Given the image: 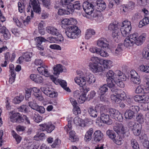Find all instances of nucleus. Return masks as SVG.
Masks as SVG:
<instances>
[{"mask_svg": "<svg viewBox=\"0 0 149 149\" xmlns=\"http://www.w3.org/2000/svg\"><path fill=\"white\" fill-rule=\"evenodd\" d=\"M109 30L113 31L112 36L114 40L118 42L120 39L121 34L123 37H125L130 33L132 29L131 23L128 20H125L122 23V25L120 29L118 26L113 23L110 24L108 27Z\"/></svg>", "mask_w": 149, "mask_h": 149, "instance_id": "obj_1", "label": "nucleus"}, {"mask_svg": "<svg viewBox=\"0 0 149 149\" xmlns=\"http://www.w3.org/2000/svg\"><path fill=\"white\" fill-rule=\"evenodd\" d=\"M61 23V26L64 29L66 28L67 26L72 25L68 28L65 31L66 35L68 38L74 39L80 36L81 31L79 28L75 25L77 23L76 19L65 18L62 20Z\"/></svg>", "mask_w": 149, "mask_h": 149, "instance_id": "obj_2", "label": "nucleus"}, {"mask_svg": "<svg viewBox=\"0 0 149 149\" xmlns=\"http://www.w3.org/2000/svg\"><path fill=\"white\" fill-rule=\"evenodd\" d=\"M106 81L109 88L116 86V84L119 87L123 88L124 84L122 81L126 79V77L120 71L116 70L114 73L111 70H109L106 74Z\"/></svg>", "mask_w": 149, "mask_h": 149, "instance_id": "obj_3", "label": "nucleus"}, {"mask_svg": "<svg viewBox=\"0 0 149 149\" xmlns=\"http://www.w3.org/2000/svg\"><path fill=\"white\" fill-rule=\"evenodd\" d=\"M147 36L145 33H142L140 36L136 32L131 34L124 39L123 45L128 49H130L135 44L138 46L141 45L145 40Z\"/></svg>", "mask_w": 149, "mask_h": 149, "instance_id": "obj_4", "label": "nucleus"}, {"mask_svg": "<svg viewBox=\"0 0 149 149\" xmlns=\"http://www.w3.org/2000/svg\"><path fill=\"white\" fill-rule=\"evenodd\" d=\"M92 62L89 63L88 66L90 70L93 73H97L104 71L100 61V59L97 57H92L90 59Z\"/></svg>", "mask_w": 149, "mask_h": 149, "instance_id": "obj_5", "label": "nucleus"}, {"mask_svg": "<svg viewBox=\"0 0 149 149\" xmlns=\"http://www.w3.org/2000/svg\"><path fill=\"white\" fill-rule=\"evenodd\" d=\"M76 73L79 76L74 78L75 82L80 87H82L84 91H86L87 92H88L90 91V89L86 85L85 77L84 74H83L84 72L80 70H77Z\"/></svg>", "mask_w": 149, "mask_h": 149, "instance_id": "obj_6", "label": "nucleus"}, {"mask_svg": "<svg viewBox=\"0 0 149 149\" xmlns=\"http://www.w3.org/2000/svg\"><path fill=\"white\" fill-rule=\"evenodd\" d=\"M29 4V6L27 8L26 11L29 15L30 14L32 18L33 17V13L31 7L34 12L38 13L41 12V8L39 1L37 0H30Z\"/></svg>", "mask_w": 149, "mask_h": 149, "instance_id": "obj_7", "label": "nucleus"}, {"mask_svg": "<svg viewBox=\"0 0 149 149\" xmlns=\"http://www.w3.org/2000/svg\"><path fill=\"white\" fill-rule=\"evenodd\" d=\"M34 63L36 65L41 66L37 68V70L40 74L46 77H49L50 76L47 69V67L44 65V62L42 60L40 59H36Z\"/></svg>", "mask_w": 149, "mask_h": 149, "instance_id": "obj_8", "label": "nucleus"}, {"mask_svg": "<svg viewBox=\"0 0 149 149\" xmlns=\"http://www.w3.org/2000/svg\"><path fill=\"white\" fill-rule=\"evenodd\" d=\"M139 107L137 106L132 105L129 109L126 110L124 116L126 119H131L139 111Z\"/></svg>", "mask_w": 149, "mask_h": 149, "instance_id": "obj_9", "label": "nucleus"}, {"mask_svg": "<svg viewBox=\"0 0 149 149\" xmlns=\"http://www.w3.org/2000/svg\"><path fill=\"white\" fill-rule=\"evenodd\" d=\"M93 6L92 4L89 3L88 2H85L83 3V7L84 10L86 13L85 16L87 18H92V14L94 10Z\"/></svg>", "mask_w": 149, "mask_h": 149, "instance_id": "obj_10", "label": "nucleus"}, {"mask_svg": "<svg viewBox=\"0 0 149 149\" xmlns=\"http://www.w3.org/2000/svg\"><path fill=\"white\" fill-rule=\"evenodd\" d=\"M9 118L10 122L13 123H20L23 122V118L20 114L14 111L10 112Z\"/></svg>", "mask_w": 149, "mask_h": 149, "instance_id": "obj_11", "label": "nucleus"}, {"mask_svg": "<svg viewBox=\"0 0 149 149\" xmlns=\"http://www.w3.org/2000/svg\"><path fill=\"white\" fill-rule=\"evenodd\" d=\"M74 122L77 125L82 127L88 126L92 123L88 119L86 118L83 120L78 117L74 118Z\"/></svg>", "mask_w": 149, "mask_h": 149, "instance_id": "obj_12", "label": "nucleus"}, {"mask_svg": "<svg viewBox=\"0 0 149 149\" xmlns=\"http://www.w3.org/2000/svg\"><path fill=\"white\" fill-rule=\"evenodd\" d=\"M85 77V80L87 86L92 85L96 81V79L94 75L88 71H86L84 72Z\"/></svg>", "mask_w": 149, "mask_h": 149, "instance_id": "obj_13", "label": "nucleus"}, {"mask_svg": "<svg viewBox=\"0 0 149 149\" xmlns=\"http://www.w3.org/2000/svg\"><path fill=\"white\" fill-rule=\"evenodd\" d=\"M109 88L113 92V94H111V100L113 102L116 103H119L120 101V100L119 97L118 93L119 90L116 86Z\"/></svg>", "mask_w": 149, "mask_h": 149, "instance_id": "obj_14", "label": "nucleus"}, {"mask_svg": "<svg viewBox=\"0 0 149 149\" xmlns=\"http://www.w3.org/2000/svg\"><path fill=\"white\" fill-rule=\"evenodd\" d=\"M109 113L110 116L113 118L120 122H122L123 119L122 114L118 110L111 108L109 110Z\"/></svg>", "mask_w": 149, "mask_h": 149, "instance_id": "obj_15", "label": "nucleus"}, {"mask_svg": "<svg viewBox=\"0 0 149 149\" xmlns=\"http://www.w3.org/2000/svg\"><path fill=\"white\" fill-rule=\"evenodd\" d=\"M142 12L145 14V17L139 22L138 26L141 28L149 24V11L145 8L142 10Z\"/></svg>", "mask_w": 149, "mask_h": 149, "instance_id": "obj_16", "label": "nucleus"}, {"mask_svg": "<svg viewBox=\"0 0 149 149\" xmlns=\"http://www.w3.org/2000/svg\"><path fill=\"white\" fill-rule=\"evenodd\" d=\"M50 77L51 79L56 84L58 85L59 84L67 92L70 91V90L67 87V83L65 81L57 79L54 77L53 75H51Z\"/></svg>", "mask_w": 149, "mask_h": 149, "instance_id": "obj_17", "label": "nucleus"}, {"mask_svg": "<svg viewBox=\"0 0 149 149\" xmlns=\"http://www.w3.org/2000/svg\"><path fill=\"white\" fill-rule=\"evenodd\" d=\"M40 89L45 94L50 97H56L58 95L57 93L53 91L51 88H49L48 86L42 87Z\"/></svg>", "mask_w": 149, "mask_h": 149, "instance_id": "obj_18", "label": "nucleus"}, {"mask_svg": "<svg viewBox=\"0 0 149 149\" xmlns=\"http://www.w3.org/2000/svg\"><path fill=\"white\" fill-rule=\"evenodd\" d=\"M86 91H76L74 94L77 95L78 97V101L80 103H84L86 99V96L87 93Z\"/></svg>", "mask_w": 149, "mask_h": 149, "instance_id": "obj_19", "label": "nucleus"}, {"mask_svg": "<svg viewBox=\"0 0 149 149\" xmlns=\"http://www.w3.org/2000/svg\"><path fill=\"white\" fill-rule=\"evenodd\" d=\"M113 130L118 134H124L127 131L126 127L124 126L123 125L121 124L117 123L113 127Z\"/></svg>", "mask_w": 149, "mask_h": 149, "instance_id": "obj_20", "label": "nucleus"}, {"mask_svg": "<svg viewBox=\"0 0 149 149\" xmlns=\"http://www.w3.org/2000/svg\"><path fill=\"white\" fill-rule=\"evenodd\" d=\"M96 44L97 46L103 49H108L109 48V42L105 38H101L97 41Z\"/></svg>", "mask_w": 149, "mask_h": 149, "instance_id": "obj_21", "label": "nucleus"}, {"mask_svg": "<svg viewBox=\"0 0 149 149\" xmlns=\"http://www.w3.org/2000/svg\"><path fill=\"white\" fill-rule=\"evenodd\" d=\"M39 125L43 127L48 133H51L54 130L55 126L52 123L49 122L47 123L41 124Z\"/></svg>", "mask_w": 149, "mask_h": 149, "instance_id": "obj_22", "label": "nucleus"}, {"mask_svg": "<svg viewBox=\"0 0 149 149\" xmlns=\"http://www.w3.org/2000/svg\"><path fill=\"white\" fill-rule=\"evenodd\" d=\"M131 76V80L134 83L139 84L140 83L139 76L136 72L134 70H132L130 72Z\"/></svg>", "mask_w": 149, "mask_h": 149, "instance_id": "obj_23", "label": "nucleus"}, {"mask_svg": "<svg viewBox=\"0 0 149 149\" xmlns=\"http://www.w3.org/2000/svg\"><path fill=\"white\" fill-rule=\"evenodd\" d=\"M96 7L97 11L101 12L105 9L106 5L105 3L103 1L97 0L96 2Z\"/></svg>", "mask_w": 149, "mask_h": 149, "instance_id": "obj_24", "label": "nucleus"}, {"mask_svg": "<svg viewBox=\"0 0 149 149\" xmlns=\"http://www.w3.org/2000/svg\"><path fill=\"white\" fill-rule=\"evenodd\" d=\"M100 119L103 123L107 125L112 124V121L110 118L109 115L106 113H102L101 114Z\"/></svg>", "mask_w": 149, "mask_h": 149, "instance_id": "obj_25", "label": "nucleus"}, {"mask_svg": "<svg viewBox=\"0 0 149 149\" xmlns=\"http://www.w3.org/2000/svg\"><path fill=\"white\" fill-rule=\"evenodd\" d=\"M100 61L104 68V71L105 69H109L113 66V62L110 60L108 59L101 60L100 59Z\"/></svg>", "mask_w": 149, "mask_h": 149, "instance_id": "obj_26", "label": "nucleus"}, {"mask_svg": "<svg viewBox=\"0 0 149 149\" xmlns=\"http://www.w3.org/2000/svg\"><path fill=\"white\" fill-rule=\"evenodd\" d=\"M64 67L60 64H58L55 65L53 68L54 74L58 77L60 72L63 71Z\"/></svg>", "mask_w": 149, "mask_h": 149, "instance_id": "obj_27", "label": "nucleus"}, {"mask_svg": "<svg viewBox=\"0 0 149 149\" xmlns=\"http://www.w3.org/2000/svg\"><path fill=\"white\" fill-rule=\"evenodd\" d=\"M46 31L53 35H57L59 34V31L53 26H48L46 27Z\"/></svg>", "mask_w": 149, "mask_h": 149, "instance_id": "obj_28", "label": "nucleus"}, {"mask_svg": "<svg viewBox=\"0 0 149 149\" xmlns=\"http://www.w3.org/2000/svg\"><path fill=\"white\" fill-rule=\"evenodd\" d=\"M94 140L96 142H99L102 139L103 135L100 130L96 131L94 134Z\"/></svg>", "mask_w": 149, "mask_h": 149, "instance_id": "obj_29", "label": "nucleus"}, {"mask_svg": "<svg viewBox=\"0 0 149 149\" xmlns=\"http://www.w3.org/2000/svg\"><path fill=\"white\" fill-rule=\"evenodd\" d=\"M95 34V31L92 29H87L85 32V38L86 39L88 40Z\"/></svg>", "mask_w": 149, "mask_h": 149, "instance_id": "obj_30", "label": "nucleus"}, {"mask_svg": "<svg viewBox=\"0 0 149 149\" xmlns=\"http://www.w3.org/2000/svg\"><path fill=\"white\" fill-rule=\"evenodd\" d=\"M141 128L142 125L138 124L135 125L134 127L132 128V130L134 134L136 136H139L141 133Z\"/></svg>", "mask_w": 149, "mask_h": 149, "instance_id": "obj_31", "label": "nucleus"}, {"mask_svg": "<svg viewBox=\"0 0 149 149\" xmlns=\"http://www.w3.org/2000/svg\"><path fill=\"white\" fill-rule=\"evenodd\" d=\"M32 90L34 92V95L36 99L40 101L43 100V97L38 94L40 92L39 89L36 87H33L32 88Z\"/></svg>", "mask_w": 149, "mask_h": 149, "instance_id": "obj_32", "label": "nucleus"}, {"mask_svg": "<svg viewBox=\"0 0 149 149\" xmlns=\"http://www.w3.org/2000/svg\"><path fill=\"white\" fill-rule=\"evenodd\" d=\"M73 10L71 9H67V8L64 9H59L58 11V13L60 15H69L70 14H72Z\"/></svg>", "mask_w": 149, "mask_h": 149, "instance_id": "obj_33", "label": "nucleus"}, {"mask_svg": "<svg viewBox=\"0 0 149 149\" xmlns=\"http://www.w3.org/2000/svg\"><path fill=\"white\" fill-rule=\"evenodd\" d=\"M93 132V129L92 128H90L87 131L84 138V139L86 141H88L91 140Z\"/></svg>", "mask_w": 149, "mask_h": 149, "instance_id": "obj_34", "label": "nucleus"}, {"mask_svg": "<svg viewBox=\"0 0 149 149\" xmlns=\"http://www.w3.org/2000/svg\"><path fill=\"white\" fill-rule=\"evenodd\" d=\"M74 131H71L69 132V140L72 142H75L78 141L79 139L75 135Z\"/></svg>", "mask_w": 149, "mask_h": 149, "instance_id": "obj_35", "label": "nucleus"}, {"mask_svg": "<svg viewBox=\"0 0 149 149\" xmlns=\"http://www.w3.org/2000/svg\"><path fill=\"white\" fill-rule=\"evenodd\" d=\"M112 141L114 143L118 145H121L123 142V138L119 135L116 136Z\"/></svg>", "mask_w": 149, "mask_h": 149, "instance_id": "obj_36", "label": "nucleus"}, {"mask_svg": "<svg viewBox=\"0 0 149 149\" xmlns=\"http://www.w3.org/2000/svg\"><path fill=\"white\" fill-rule=\"evenodd\" d=\"M88 111L90 116L94 118H96L97 116V113L95 109L92 107H90L88 109Z\"/></svg>", "mask_w": 149, "mask_h": 149, "instance_id": "obj_37", "label": "nucleus"}, {"mask_svg": "<svg viewBox=\"0 0 149 149\" xmlns=\"http://www.w3.org/2000/svg\"><path fill=\"white\" fill-rule=\"evenodd\" d=\"M146 88H145L143 86L140 85L137 87L135 90V92L137 94L141 93L147 94V93H146Z\"/></svg>", "mask_w": 149, "mask_h": 149, "instance_id": "obj_38", "label": "nucleus"}, {"mask_svg": "<svg viewBox=\"0 0 149 149\" xmlns=\"http://www.w3.org/2000/svg\"><path fill=\"white\" fill-rule=\"evenodd\" d=\"M123 45L121 44H119L115 50V54L118 56H120L123 51Z\"/></svg>", "mask_w": 149, "mask_h": 149, "instance_id": "obj_39", "label": "nucleus"}, {"mask_svg": "<svg viewBox=\"0 0 149 149\" xmlns=\"http://www.w3.org/2000/svg\"><path fill=\"white\" fill-rule=\"evenodd\" d=\"M31 117L33 120L37 123H39L42 120V117L36 113H34V114L33 113Z\"/></svg>", "mask_w": 149, "mask_h": 149, "instance_id": "obj_40", "label": "nucleus"}, {"mask_svg": "<svg viewBox=\"0 0 149 149\" xmlns=\"http://www.w3.org/2000/svg\"><path fill=\"white\" fill-rule=\"evenodd\" d=\"M137 122L139 125H141L144 122V118L143 115L141 113H139L136 116Z\"/></svg>", "mask_w": 149, "mask_h": 149, "instance_id": "obj_41", "label": "nucleus"}, {"mask_svg": "<svg viewBox=\"0 0 149 149\" xmlns=\"http://www.w3.org/2000/svg\"><path fill=\"white\" fill-rule=\"evenodd\" d=\"M107 135L111 140H113L116 136L114 131L110 130H107L106 132Z\"/></svg>", "mask_w": 149, "mask_h": 149, "instance_id": "obj_42", "label": "nucleus"}, {"mask_svg": "<svg viewBox=\"0 0 149 149\" xmlns=\"http://www.w3.org/2000/svg\"><path fill=\"white\" fill-rule=\"evenodd\" d=\"M24 99V96L22 95L15 97L13 100V102L15 104L20 103Z\"/></svg>", "mask_w": 149, "mask_h": 149, "instance_id": "obj_43", "label": "nucleus"}, {"mask_svg": "<svg viewBox=\"0 0 149 149\" xmlns=\"http://www.w3.org/2000/svg\"><path fill=\"white\" fill-rule=\"evenodd\" d=\"M139 69L142 72L149 73V65H142L139 66Z\"/></svg>", "mask_w": 149, "mask_h": 149, "instance_id": "obj_44", "label": "nucleus"}, {"mask_svg": "<svg viewBox=\"0 0 149 149\" xmlns=\"http://www.w3.org/2000/svg\"><path fill=\"white\" fill-rule=\"evenodd\" d=\"M131 145L133 149H139V145L137 141L134 139L131 140Z\"/></svg>", "mask_w": 149, "mask_h": 149, "instance_id": "obj_45", "label": "nucleus"}, {"mask_svg": "<svg viewBox=\"0 0 149 149\" xmlns=\"http://www.w3.org/2000/svg\"><path fill=\"white\" fill-rule=\"evenodd\" d=\"M107 86L106 84H104L100 86L99 88L98 92L101 94H104L108 90Z\"/></svg>", "mask_w": 149, "mask_h": 149, "instance_id": "obj_46", "label": "nucleus"}, {"mask_svg": "<svg viewBox=\"0 0 149 149\" xmlns=\"http://www.w3.org/2000/svg\"><path fill=\"white\" fill-rule=\"evenodd\" d=\"M45 137V134L44 133H38L34 136V139L38 141L42 140Z\"/></svg>", "mask_w": 149, "mask_h": 149, "instance_id": "obj_47", "label": "nucleus"}, {"mask_svg": "<svg viewBox=\"0 0 149 149\" xmlns=\"http://www.w3.org/2000/svg\"><path fill=\"white\" fill-rule=\"evenodd\" d=\"M142 55L144 58L149 60V48H146L144 49Z\"/></svg>", "mask_w": 149, "mask_h": 149, "instance_id": "obj_48", "label": "nucleus"}, {"mask_svg": "<svg viewBox=\"0 0 149 149\" xmlns=\"http://www.w3.org/2000/svg\"><path fill=\"white\" fill-rule=\"evenodd\" d=\"M18 111L21 112L26 113L28 111V107L26 105H22L17 108Z\"/></svg>", "mask_w": 149, "mask_h": 149, "instance_id": "obj_49", "label": "nucleus"}, {"mask_svg": "<svg viewBox=\"0 0 149 149\" xmlns=\"http://www.w3.org/2000/svg\"><path fill=\"white\" fill-rule=\"evenodd\" d=\"M100 50V48H98L96 47L92 46L89 49L90 52L92 53H96L98 54L99 52V50Z\"/></svg>", "mask_w": 149, "mask_h": 149, "instance_id": "obj_50", "label": "nucleus"}, {"mask_svg": "<svg viewBox=\"0 0 149 149\" xmlns=\"http://www.w3.org/2000/svg\"><path fill=\"white\" fill-rule=\"evenodd\" d=\"M23 56L24 58L26 61H29L30 60L32 54L31 53L26 52L23 54Z\"/></svg>", "mask_w": 149, "mask_h": 149, "instance_id": "obj_51", "label": "nucleus"}, {"mask_svg": "<svg viewBox=\"0 0 149 149\" xmlns=\"http://www.w3.org/2000/svg\"><path fill=\"white\" fill-rule=\"evenodd\" d=\"M99 52L98 54L103 57H106L109 56V54L107 51L103 50L101 48H100Z\"/></svg>", "mask_w": 149, "mask_h": 149, "instance_id": "obj_52", "label": "nucleus"}, {"mask_svg": "<svg viewBox=\"0 0 149 149\" xmlns=\"http://www.w3.org/2000/svg\"><path fill=\"white\" fill-rule=\"evenodd\" d=\"M35 40L36 42V44H41L42 42L47 41V40L43 37H38L35 39Z\"/></svg>", "mask_w": 149, "mask_h": 149, "instance_id": "obj_53", "label": "nucleus"}, {"mask_svg": "<svg viewBox=\"0 0 149 149\" xmlns=\"http://www.w3.org/2000/svg\"><path fill=\"white\" fill-rule=\"evenodd\" d=\"M141 103H145L148 102L149 97L147 95H141Z\"/></svg>", "mask_w": 149, "mask_h": 149, "instance_id": "obj_54", "label": "nucleus"}, {"mask_svg": "<svg viewBox=\"0 0 149 149\" xmlns=\"http://www.w3.org/2000/svg\"><path fill=\"white\" fill-rule=\"evenodd\" d=\"M73 6L72 13L74 12V9L80 10L81 8V6L79 1H77L75 2L74 4H72Z\"/></svg>", "mask_w": 149, "mask_h": 149, "instance_id": "obj_55", "label": "nucleus"}, {"mask_svg": "<svg viewBox=\"0 0 149 149\" xmlns=\"http://www.w3.org/2000/svg\"><path fill=\"white\" fill-rule=\"evenodd\" d=\"M18 6L19 11V12L22 13L24 12L25 6L23 3L19 2L18 3Z\"/></svg>", "mask_w": 149, "mask_h": 149, "instance_id": "obj_56", "label": "nucleus"}, {"mask_svg": "<svg viewBox=\"0 0 149 149\" xmlns=\"http://www.w3.org/2000/svg\"><path fill=\"white\" fill-rule=\"evenodd\" d=\"M12 132L13 137L15 139L17 143H19L21 140V136L16 134L14 131H13Z\"/></svg>", "mask_w": 149, "mask_h": 149, "instance_id": "obj_57", "label": "nucleus"}, {"mask_svg": "<svg viewBox=\"0 0 149 149\" xmlns=\"http://www.w3.org/2000/svg\"><path fill=\"white\" fill-rule=\"evenodd\" d=\"M64 129L67 132L72 129L71 121L70 120H68V124L64 127Z\"/></svg>", "mask_w": 149, "mask_h": 149, "instance_id": "obj_58", "label": "nucleus"}, {"mask_svg": "<svg viewBox=\"0 0 149 149\" xmlns=\"http://www.w3.org/2000/svg\"><path fill=\"white\" fill-rule=\"evenodd\" d=\"M108 110V107L107 106L102 105L101 106L100 108V111L101 114L102 113H105Z\"/></svg>", "mask_w": 149, "mask_h": 149, "instance_id": "obj_59", "label": "nucleus"}, {"mask_svg": "<svg viewBox=\"0 0 149 149\" xmlns=\"http://www.w3.org/2000/svg\"><path fill=\"white\" fill-rule=\"evenodd\" d=\"M34 110L42 113H44L45 111V109L43 107L39 106L38 105H37L36 107L34 108Z\"/></svg>", "mask_w": 149, "mask_h": 149, "instance_id": "obj_60", "label": "nucleus"}, {"mask_svg": "<svg viewBox=\"0 0 149 149\" xmlns=\"http://www.w3.org/2000/svg\"><path fill=\"white\" fill-rule=\"evenodd\" d=\"M128 95L124 91H122L120 94H119V97H120V100H125L126 99Z\"/></svg>", "mask_w": 149, "mask_h": 149, "instance_id": "obj_61", "label": "nucleus"}, {"mask_svg": "<svg viewBox=\"0 0 149 149\" xmlns=\"http://www.w3.org/2000/svg\"><path fill=\"white\" fill-rule=\"evenodd\" d=\"M73 107L74 108H73V111L75 115H77L81 113V110L77 106V105H76Z\"/></svg>", "mask_w": 149, "mask_h": 149, "instance_id": "obj_62", "label": "nucleus"}, {"mask_svg": "<svg viewBox=\"0 0 149 149\" xmlns=\"http://www.w3.org/2000/svg\"><path fill=\"white\" fill-rule=\"evenodd\" d=\"M3 33V35L4 39L7 40L9 39L10 35L8 29L6 30Z\"/></svg>", "mask_w": 149, "mask_h": 149, "instance_id": "obj_63", "label": "nucleus"}, {"mask_svg": "<svg viewBox=\"0 0 149 149\" xmlns=\"http://www.w3.org/2000/svg\"><path fill=\"white\" fill-rule=\"evenodd\" d=\"M61 143V141L58 139H56L52 145V148H55L56 146L59 145Z\"/></svg>", "mask_w": 149, "mask_h": 149, "instance_id": "obj_64", "label": "nucleus"}]
</instances>
